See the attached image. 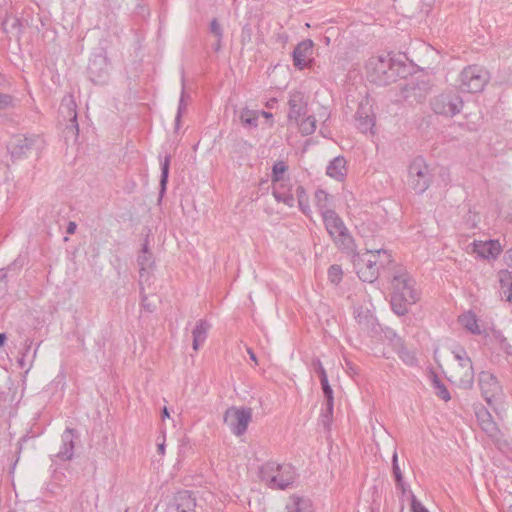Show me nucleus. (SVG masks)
<instances>
[{
	"instance_id": "f257e3e1",
	"label": "nucleus",
	"mask_w": 512,
	"mask_h": 512,
	"mask_svg": "<svg viewBox=\"0 0 512 512\" xmlns=\"http://www.w3.org/2000/svg\"><path fill=\"white\" fill-rule=\"evenodd\" d=\"M420 299L414 279L407 272H400L391 282V305L398 315H404Z\"/></svg>"
},
{
	"instance_id": "f03ea898",
	"label": "nucleus",
	"mask_w": 512,
	"mask_h": 512,
	"mask_svg": "<svg viewBox=\"0 0 512 512\" xmlns=\"http://www.w3.org/2000/svg\"><path fill=\"white\" fill-rule=\"evenodd\" d=\"M307 100L301 92H294L289 99V121L295 123L303 135H311L316 130V120L306 115Z\"/></svg>"
},
{
	"instance_id": "7ed1b4c3",
	"label": "nucleus",
	"mask_w": 512,
	"mask_h": 512,
	"mask_svg": "<svg viewBox=\"0 0 512 512\" xmlns=\"http://www.w3.org/2000/svg\"><path fill=\"white\" fill-rule=\"evenodd\" d=\"M263 479L273 489H286L296 479V470L290 464L267 462L261 468Z\"/></svg>"
},
{
	"instance_id": "20e7f679",
	"label": "nucleus",
	"mask_w": 512,
	"mask_h": 512,
	"mask_svg": "<svg viewBox=\"0 0 512 512\" xmlns=\"http://www.w3.org/2000/svg\"><path fill=\"white\" fill-rule=\"evenodd\" d=\"M444 373L451 382L460 387H470L473 383L472 362L465 352L463 355L455 354L444 368Z\"/></svg>"
},
{
	"instance_id": "39448f33",
	"label": "nucleus",
	"mask_w": 512,
	"mask_h": 512,
	"mask_svg": "<svg viewBox=\"0 0 512 512\" xmlns=\"http://www.w3.org/2000/svg\"><path fill=\"white\" fill-rule=\"evenodd\" d=\"M489 81V73L479 65H469L465 67L457 78V88L461 92L478 93L481 92Z\"/></svg>"
},
{
	"instance_id": "423d86ee",
	"label": "nucleus",
	"mask_w": 512,
	"mask_h": 512,
	"mask_svg": "<svg viewBox=\"0 0 512 512\" xmlns=\"http://www.w3.org/2000/svg\"><path fill=\"white\" fill-rule=\"evenodd\" d=\"M322 217L326 230L335 245L344 249H352L354 239L340 216L332 210H327L322 214Z\"/></svg>"
},
{
	"instance_id": "0eeeda50",
	"label": "nucleus",
	"mask_w": 512,
	"mask_h": 512,
	"mask_svg": "<svg viewBox=\"0 0 512 512\" xmlns=\"http://www.w3.org/2000/svg\"><path fill=\"white\" fill-rule=\"evenodd\" d=\"M253 419V410L246 406H231L223 414V423L234 436H242Z\"/></svg>"
},
{
	"instance_id": "6e6552de",
	"label": "nucleus",
	"mask_w": 512,
	"mask_h": 512,
	"mask_svg": "<svg viewBox=\"0 0 512 512\" xmlns=\"http://www.w3.org/2000/svg\"><path fill=\"white\" fill-rule=\"evenodd\" d=\"M382 256H386V251H366L357 256L354 264L357 273L365 282H373L378 275V262Z\"/></svg>"
},
{
	"instance_id": "1a4fd4ad",
	"label": "nucleus",
	"mask_w": 512,
	"mask_h": 512,
	"mask_svg": "<svg viewBox=\"0 0 512 512\" xmlns=\"http://www.w3.org/2000/svg\"><path fill=\"white\" fill-rule=\"evenodd\" d=\"M503 252V246L497 239H475L468 249V253L476 259L491 262L496 260Z\"/></svg>"
},
{
	"instance_id": "9d476101",
	"label": "nucleus",
	"mask_w": 512,
	"mask_h": 512,
	"mask_svg": "<svg viewBox=\"0 0 512 512\" xmlns=\"http://www.w3.org/2000/svg\"><path fill=\"white\" fill-rule=\"evenodd\" d=\"M408 183L417 193H422L430 185L428 167L424 161L417 159L409 167Z\"/></svg>"
},
{
	"instance_id": "9b49d317",
	"label": "nucleus",
	"mask_w": 512,
	"mask_h": 512,
	"mask_svg": "<svg viewBox=\"0 0 512 512\" xmlns=\"http://www.w3.org/2000/svg\"><path fill=\"white\" fill-rule=\"evenodd\" d=\"M286 171H287V165L282 161L275 163V165L273 166L272 182L276 184L274 186V196L279 201L284 202L286 205L293 206L294 205L293 197L291 195H286L282 191V188L284 187L283 179H284V175H285Z\"/></svg>"
},
{
	"instance_id": "f8f14e48",
	"label": "nucleus",
	"mask_w": 512,
	"mask_h": 512,
	"mask_svg": "<svg viewBox=\"0 0 512 512\" xmlns=\"http://www.w3.org/2000/svg\"><path fill=\"white\" fill-rule=\"evenodd\" d=\"M314 43L310 39L300 42L293 52V63L296 68L303 70L309 68L313 61Z\"/></svg>"
},
{
	"instance_id": "ddd939ff",
	"label": "nucleus",
	"mask_w": 512,
	"mask_h": 512,
	"mask_svg": "<svg viewBox=\"0 0 512 512\" xmlns=\"http://www.w3.org/2000/svg\"><path fill=\"white\" fill-rule=\"evenodd\" d=\"M480 389L483 397L489 405H493L499 400L501 387L494 376L490 374L481 375Z\"/></svg>"
},
{
	"instance_id": "4468645a",
	"label": "nucleus",
	"mask_w": 512,
	"mask_h": 512,
	"mask_svg": "<svg viewBox=\"0 0 512 512\" xmlns=\"http://www.w3.org/2000/svg\"><path fill=\"white\" fill-rule=\"evenodd\" d=\"M457 324L461 329L473 335H480L484 332L480 320L471 310L461 313L457 317Z\"/></svg>"
},
{
	"instance_id": "2eb2a0df",
	"label": "nucleus",
	"mask_w": 512,
	"mask_h": 512,
	"mask_svg": "<svg viewBox=\"0 0 512 512\" xmlns=\"http://www.w3.org/2000/svg\"><path fill=\"white\" fill-rule=\"evenodd\" d=\"M171 509V512H196V498L190 492H179L174 497Z\"/></svg>"
},
{
	"instance_id": "dca6fc26",
	"label": "nucleus",
	"mask_w": 512,
	"mask_h": 512,
	"mask_svg": "<svg viewBox=\"0 0 512 512\" xmlns=\"http://www.w3.org/2000/svg\"><path fill=\"white\" fill-rule=\"evenodd\" d=\"M460 107H461L460 101L457 100L456 102H451L449 100V98L446 96H442V97L436 99V101L433 104V108L436 113L447 115V116H452V115L456 114L457 112H459Z\"/></svg>"
},
{
	"instance_id": "f3484780",
	"label": "nucleus",
	"mask_w": 512,
	"mask_h": 512,
	"mask_svg": "<svg viewBox=\"0 0 512 512\" xmlns=\"http://www.w3.org/2000/svg\"><path fill=\"white\" fill-rule=\"evenodd\" d=\"M326 174L336 181H343L347 175L346 160L342 157L334 158L327 166Z\"/></svg>"
},
{
	"instance_id": "a211bd4d",
	"label": "nucleus",
	"mask_w": 512,
	"mask_h": 512,
	"mask_svg": "<svg viewBox=\"0 0 512 512\" xmlns=\"http://www.w3.org/2000/svg\"><path fill=\"white\" fill-rule=\"evenodd\" d=\"M289 512H313L312 503L309 499L293 495L287 503Z\"/></svg>"
},
{
	"instance_id": "6ab92c4d",
	"label": "nucleus",
	"mask_w": 512,
	"mask_h": 512,
	"mask_svg": "<svg viewBox=\"0 0 512 512\" xmlns=\"http://www.w3.org/2000/svg\"><path fill=\"white\" fill-rule=\"evenodd\" d=\"M500 293L509 302L512 301V274L508 270L499 272Z\"/></svg>"
},
{
	"instance_id": "aec40b11",
	"label": "nucleus",
	"mask_w": 512,
	"mask_h": 512,
	"mask_svg": "<svg viewBox=\"0 0 512 512\" xmlns=\"http://www.w3.org/2000/svg\"><path fill=\"white\" fill-rule=\"evenodd\" d=\"M209 325L206 322H198L192 330L193 349L197 351L205 342Z\"/></svg>"
},
{
	"instance_id": "412c9836",
	"label": "nucleus",
	"mask_w": 512,
	"mask_h": 512,
	"mask_svg": "<svg viewBox=\"0 0 512 512\" xmlns=\"http://www.w3.org/2000/svg\"><path fill=\"white\" fill-rule=\"evenodd\" d=\"M259 118V112L251 109H243L240 120L245 125L255 126Z\"/></svg>"
},
{
	"instance_id": "4be33fe9",
	"label": "nucleus",
	"mask_w": 512,
	"mask_h": 512,
	"mask_svg": "<svg viewBox=\"0 0 512 512\" xmlns=\"http://www.w3.org/2000/svg\"><path fill=\"white\" fill-rule=\"evenodd\" d=\"M296 194L298 198V205L302 212L307 213L310 211L308 196L306 194L305 189L302 186H298L296 189Z\"/></svg>"
},
{
	"instance_id": "5701e85b",
	"label": "nucleus",
	"mask_w": 512,
	"mask_h": 512,
	"mask_svg": "<svg viewBox=\"0 0 512 512\" xmlns=\"http://www.w3.org/2000/svg\"><path fill=\"white\" fill-rule=\"evenodd\" d=\"M343 277V270L339 265H332L328 270V279L333 284H338Z\"/></svg>"
},
{
	"instance_id": "b1692460",
	"label": "nucleus",
	"mask_w": 512,
	"mask_h": 512,
	"mask_svg": "<svg viewBox=\"0 0 512 512\" xmlns=\"http://www.w3.org/2000/svg\"><path fill=\"white\" fill-rule=\"evenodd\" d=\"M321 384H322L323 392H324L325 396L328 399V402L330 404H332V402H333V391H332V388L330 387V385L328 383V378H327V375H326L325 372L322 373Z\"/></svg>"
},
{
	"instance_id": "393cba45",
	"label": "nucleus",
	"mask_w": 512,
	"mask_h": 512,
	"mask_svg": "<svg viewBox=\"0 0 512 512\" xmlns=\"http://www.w3.org/2000/svg\"><path fill=\"white\" fill-rule=\"evenodd\" d=\"M329 200H330V196H329L328 193H326L323 190L316 191V193H315V201H316V205L319 208L326 207V205L328 204Z\"/></svg>"
},
{
	"instance_id": "a878e982",
	"label": "nucleus",
	"mask_w": 512,
	"mask_h": 512,
	"mask_svg": "<svg viewBox=\"0 0 512 512\" xmlns=\"http://www.w3.org/2000/svg\"><path fill=\"white\" fill-rule=\"evenodd\" d=\"M359 121H360V127L364 131H367L368 129L373 128L375 125V118L373 115L367 114L364 119H362V117H359Z\"/></svg>"
},
{
	"instance_id": "bb28decb",
	"label": "nucleus",
	"mask_w": 512,
	"mask_h": 512,
	"mask_svg": "<svg viewBox=\"0 0 512 512\" xmlns=\"http://www.w3.org/2000/svg\"><path fill=\"white\" fill-rule=\"evenodd\" d=\"M168 172H169V159L166 158L163 163V166H162V179H161L162 186H164L167 182Z\"/></svg>"
},
{
	"instance_id": "cd10ccee",
	"label": "nucleus",
	"mask_w": 512,
	"mask_h": 512,
	"mask_svg": "<svg viewBox=\"0 0 512 512\" xmlns=\"http://www.w3.org/2000/svg\"><path fill=\"white\" fill-rule=\"evenodd\" d=\"M378 65L381 66L379 70H384L386 66L381 58H372L368 63V68L376 69Z\"/></svg>"
},
{
	"instance_id": "c85d7f7f",
	"label": "nucleus",
	"mask_w": 512,
	"mask_h": 512,
	"mask_svg": "<svg viewBox=\"0 0 512 512\" xmlns=\"http://www.w3.org/2000/svg\"><path fill=\"white\" fill-rule=\"evenodd\" d=\"M12 103L10 96L0 93V110L8 107Z\"/></svg>"
},
{
	"instance_id": "c756f323",
	"label": "nucleus",
	"mask_w": 512,
	"mask_h": 512,
	"mask_svg": "<svg viewBox=\"0 0 512 512\" xmlns=\"http://www.w3.org/2000/svg\"><path fill=\"white\" fill-rule=\"evenodd\" d=\"M411 510H412V512H428L426 510V508L420 502H418L416 499L412 500Z\"/></svg>"
},
{
	"instance_id": "7c9ffc66",
	"label": "nucleus",
	"mask_w": 512,
	"mask_h": 512,
	"mask_svg": "<svg viewBox=\"0 0 512 512\" xmlns=\"http://www.w3.org/2000/svg\"><path fill=\"white\" fill-rule=\"evenodd\" d=\"M438 388H439L438 396L441 399L445 400V401L450 400V393H449V391L444 386H441V385H439Z\"/></svg>"
},
{
	"instance_id": "2f4dec72",
	"label": "nucleus",
	"mask_w": 512,
	"mask_h": 512,
	"mask_svg": "<svg viewBox=\"0 0 512 512\" xmlns=\"http://www.w3.org/2000/svg\"><path fill=\"white\" fill-rule=\"evenodd\" d=\"M170 418V413L168 411V409L166 407H164L163 411H162V419H168Z\"/></svg>"
},
{
	"instance_id": "473e14b6",
	"label": "nucleus",
	"mask_w": 512,
	"mask_h": 512,
	"mask_svg": "<svg viewBox=\"0 0 512 512\" xmlns=\"http://www.w3.org/2000/svg\"><path fill=\"white\" fill-rule=\"evenodd\" d=\"M260 115H262L263 117H265L267 119H271L272 118V114L269 113V112L262 111V112H259V116Z\"/></svg>"
},
{
	"instance_id": "72a5a7b5",
	"label": "nucleus",
	"mask_w": 512,
	"mask_h": 512,
	"mask_svg": "<svg viewBox=\"0 0 512 512\" xmlns=\"http://www.w3.org/2000/svg\"><path fill=\"white\" fill-rule=\"evenodd\" d=\"M75 229H76V225H75V223H72V222H71V223L69 224V226H68V232H69V233H74Z\"/></svg>"
},
{
	"instance_id": "f704fd0d",
	"label": "nucleus",
	"mask_w": 512,
	"mask_h": 512,
	"mask_svg": "<svg viewBox=\"0 0 512 512\" xmlns=\"http://www.w3.org/2000/svg\"><path fill=\"white\" fill-rule=\"evenodd\" d=\"M6 335L4 333H0V347L5 343Z\"/></svg>"
},
{
	"instance_id": "c9c22d12",
	"label": "nucleus",
	"mask_w": 512,
	"mask_h": 512,
	"mask_svg": "<svg viewBox=\"0 0 512 512\" xmlns=\"http://www.w3.org/2000/svg\"><path fill=\"white\" fill-rule=\"evenodd\" d=\"M508 256H509L510 260L512 261V249L508 251Z\"/></svg>"
},
{
	"instance_id": "e433bc0d",
	"label": "nucleus",
	"mask_w": 512,
	"mask_h": 512,
	"mask_svg": "<svg viewBox=\"0 0 512 512\" xmlns=\"http://www.w3.org/2000/svg\"><path fill=\"white\" fill-rule=\"evenodd\" d=\"M251 359H252V360H254V361H256V357H255V355H254V354H251Z\"/></svg>"
}]
</instances>
